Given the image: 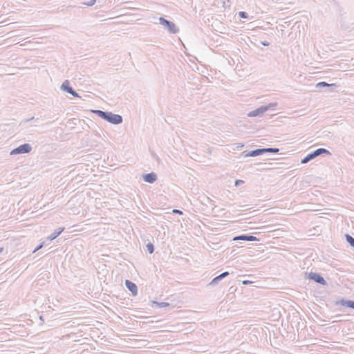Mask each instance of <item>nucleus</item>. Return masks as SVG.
Wrapping results in <instances>:
<instances>
[{"label":"nucleus","instance_id":"f257e3e1","mask_svg":"<svg viewBox=\"0 0 354 354\" xmlns=\"http://www.w3.org/2000/svg\"><path fill=\"white\" fill-rule=\"evenodd\" d=\"M277 106V102H272L267 105L261 106L255 110L250 111L248 113V117H261L263 114L270 109H274Z\"/></svg>","mask_w":354,"mask_h":354},{"label":"nucleus","instance_id":"f03ea898","mask_svg":"<svg viewBox=\"0 0 354 354\" xmlns=\"http://www.w3.org/2000/svg\"><path fill=\"white\" fill-rule=\"evenodd\" d=\"M158 21L159 24H161L169 33L176 34L179 32V28L174 22L169 21L162 17H159Z\"/></svg>","mask_w":354,"mask_h":354},{"label":"nucleus","instance_id":"7ed1b4c3","mask_svg":"<svg viewBox=\"0 0 354 354\" xmlns=\"http://www.w3.org/2000/svg\"><path fill=\"white\" fill-rule=\"evenodd\" d=\"M322 154L330 155V152L328 150L324 149V148L317 149L315 150L314 151L308 153L306 157H304L301 160V162L302 164H306V163L308 162L309 161H310L311 160L315 158L316 157H317Z\"/></svg>","mask_w":354,"mask_h":354},{"label":"nucleus","instance_id":"20e7f679","mask_svg":"<svg viewBox=\"0 0 354 354\" xmlns=\"http://www.w3.org/2000/svg\"><path fill=\"white\" fill-rule=\"evenodd\" d=\"M31 150H32L31 145L30 144L25 143V144H23V145L19 146L18 147L12 149L10 151V155L14 156V155H18V154L28 153L30 152Z\"/></svg>","mask_w":354,"mask_h":354},{"label":"nucleus","instance_id":"39448f33","mask_svg":"<svg viewBox=\"0 0 354 354\" xmlns=\"http://www.w3.org/2000/svg\"><path fill=\"white\" fill-rule=\"evenodd\" d=\"M104 120L113 124H119L122 122V117L120 115L108 111Z\"/></svg>","mask_w":354,"mask_h":354},{"label":"nucleus","instance_id":"423d86ee","mask_svg":"<svg viewBox=\"0 0 354 354\" xmlns=\"http://www.w3.org/2000/svg\"><path fill=\"white\" fill-rule=\"evenodd\" d=\"M308 278L310 280L314 281L315 282H316L319 284H321L323 286L326 285V280L319 273L310 272V273H308Z\"/></svg>","mask_w":354,"mask_h":354},{"label":"nucleus","instance_id":"0eeeda50","mask_svg":"<svg viewBox=\"0 0 354 354\" xmlns=\"http://www.w3.org/2000/svg\"><path fill=\"white\" fill-rule=\"evenodd\" d=\"M61 89L71 94L74 97H80L78 93L70 86L69 81L65 80L61 85Z\"/></svg>","mask_w":354,"mask_h":354},{"label":"nucleus","instance_id":"6e6552de","mask_svg":"<svg viewBox=\"0 0 354 354\" xmlns=\"http://www.w3.org/2000/svg\"><path fill=\"white\" fill-rule=\"evenodd\" d=\"M125 285H126V287L127 288V289L132 293L133 296L137 295L138 288H137V286L136 285V283H134L133 282H132L129 280H126Z\"/></svg>","mask_w":354,"mask_h":354},{"label":"nucleus","instance_id":"1a4fd4ad","mask_svg":"<svg viewBox=\"0 0 354 354\" xmlns=\"http://www.w3.org/2000/svg\"><path fill=\"white\" fill-rule=\"evenodd\" d=\"M234 241H258V239L256 236H252V235H248V234H241L237 236L234 237Z\"/></svg>","mask_w":354,"mask_h":354},{"label":"nucleus","instance_id":"9d476101","mask_svg":"<svg viewBox=\"0 0 354 354\" xmlns=\"http://www.w3.org/2000/svg\"><path fill=\"white\" fill-rule=\"evenodd\" d=\"M157 178H158L156 174L153 172L149 173L143 176L144 181L149 183H153L155 181H156Z\"/></svg>","mask_w":354,"mask_h":354},{"label":"nucleus","instance_id":"9b49d317","mask_svg":"<svg viewBox=\"0 0 354 354\" xmlns=\"http://www.w3.org/2000/svg\"><path fill=\"white\" fill-rule=\"evenodd\" d=\"M336 305L345 306L348 308L354 309V301L352 300H345L342 299L340 301H337Z\"/></svg>","mask_w":354,"mask_h":354},{"label":"nucleus","instance_id":"f8f14e48","mask_svg":"<svg viewBox=\"0 0 354 354\" xmlns=\"http://www.w3.org/2000/svg\"><path fill=\"white\" fill-rule=\"evenodd\" d=\"M64 230V227H59L56 229L48 237V240L53 241Z\"/></svg>","mask_w":354,"mask_h":354},{"label":"nucleus","instance_id":"ddd939ff","mask_svg":"<svg viewBox=\"0 0 354 354\" xmlns=\"http://www.w3.org/2000/svg\"><path fill=\"white\" fill-rule=\"evenodd\" d=\"M262 154H263V150H262V149H257L255 150H252V151H250L246 155V156L255 157V156H260Z\"/></svg>","mask_w":354,"mask_h":354},{"label":"nucleus","instance_id":"4468645a","mask_svg":"<svg viewBox=\"0 0 354 354\" xmlns=\"http://www.w3.org/2000/svg\"><path fill=\"white\" fill-rule=\"evenodd\" d=\"M345 238L349 245L354 249V238L348 234H345Z\"/></svg>","mask_w":354,"mask_h":354},{"label":"nucleus","instance_id":"2eb2a0df","mask_svg":"<svg viewBox=\"0 0 354 354\" xmlns=\"http://www.w3.org/2000/svg\"><path fill=\"white\" fill-rule=\"evenodd\" d=\"M93 112L95 113L98 117L104 119L105 116H106L107 111H103L101 110H93Z\"/></svg>","mask_w":354,"mask_h":354},{"label":"nucleus","instance_id":"dca6fc26","mask_svg":"<svg viewBox=\"0 0 354 354\" xmlns=\"http://www.w3.org/2000/svg\"><path fill=\"white\" fill-rule=\"evenodd\" d=\"M262 150H263V153H277L279 152V149L278 148H262Z\"/></svg>","mask_w":354,"mask_h":354},{"label":"nucleus","instance_id":"f3484780","mask_svg":"<svg viewBox=\"0 0 354 354\" xmlns=\"http://www.w3.org/2000/svg\"><path fill=\"white\" fill-rule=\"evenodd\" d=\"M334 86V84H329L326 83V82H319L318 84H317L316 87L317 88H321L322 87H329V86Z\"/></svg>","mask_w":354,"mask_h":354},{"label":"nucleus","instance_id":"a211bd4d","mask_svg":"<svg viewBox=\"0 0 354 354\" xmlns=\"http://www.w3.org/2000/svg\"><path fill=\"white\" fill-rule=\"evenodd\" d=\"M222 280L221 279V277H220L219 275L216 276V277H214L212 281L209 283V286H214L216 284H218V283Z\"/></svg>","mask_w":354,"mask_h":354},{"label":"nucleus","instance_id":"6ab92c4d","mask_svg":"<svg viewBox=\"0 0 354 354\" xmlns=\"http://www.w3.org/2000/svg\"><path fill=\"white\" fill-rule=\"evenodd\" d=\"M146 247L149 254H152L154 252V246L151 243H147Z\"/></svg>","mask_w":354,"mask_h":354},{"label":"nucleus","instance_id":"aec40b11","mask_svg":"<svg viewBox=\"0 0 354 354\" xmlns=\"http://www.w3.org/2000/svg\"><path fill=\"white\" fill-rule=\"evenodd\" d=\"M239 16L241 17V18H243V19H247L248 18V15L247 12H243V11H241L239 12Z\"/></svg>","mask_w":354,"mask_h":354},{"label":"nucleus","instance_id":"412c9836","mask_svg":"<svg viewBox=\"0 0 354 354\" xmlns=\"http://www.w3.org/2000/svg\"><path fill=\"white\" fill-rule=\"evenodd\" d=\"M95 2H96V0H91L88 2H86V3L84 2V3H82V4L86 5L88 6H93L95 4Z\"/></svg>","mask_w":354,"mask_h":354},{"label":"nucleus","instance_id":"4be33fe9","mask_svg":"<svg viewBox=\"0 0 354 354\" xmlns=\"http://www.w3.org/2000/svg\"><path fill=\"white\" fill-rule=\"evenodd\" d=\"M243 183H244V181H243V180H236L235 181L234 185H235L236 187H238V186H239V185H242V184H243Z\"/></svg>","mask_w":354,"mask_h":354},{"label":"nucleus","instance_id":"5701e85b","mask_svg":"<svg viewBox=\"0 0 354 354\" xmlns=\"http://www.w3.org/2000/svg\"><path fill=\"white\" fill-rule=\"evenodd\" d=\"M230 274L229 272H224L219 274L220 277H221V279H224L225 277H227Z\"/></svg>","mask_w":354,"mask_h":354},{"label":"nucleus","instance_id":"b1692460","mask_svg":"<svg viewBox=\"0 0 354 354\" xmlns=\"http://www.w3.org/2000/svg\"><path fill=\"white\" fill-rule=\"evenodd\" d=\"M44 242L40 243L37 247H36V248L34 250L33 252H35L38 251L39 250H40L44 246Z\"/></svg>","mask_w":354,"mask_h":354},{"label":"nucleus","instance_id":"393cba45","mask_svg":"<svg viewBox=\"0 0 354 354\" xmlns=\"http://www.w3.org/2000/svg\"><path fill=\"white\" fill-rule=\"evenodd\" d=\"M169 305V303H166V302H161L159 304V306L161 308L168 306Z\"/></svg>","mask_w":354,"mask_h":354},{"label":"nucleus","instance_id":"a878e982","mask_svg":"<svg viewBox=\"0 0 354 354\" xmlns=\"http://www.w3.org/2000/svg\"><path fill=\"white\" fill-rule=\"evenodd\" d=\"M261 44L264 46H268L270 45V43L266 41H261Z\"/></svg>","mask_w":354,"mask_h":354},{"label":"nucleus","instance_id":"bb28decb","mask_svg":"<svg viewBox=\"0 0 354 354\" xmlns=\"http://www.w3.org/2000/svg\"><path fill=\"white\" fill-rule=\"evenodd\" d=\"M173 212L175 213V214H183V212L181 210H179V209H174Z\"/></svg>","mask_w":354,"mask_h":354},{"label":"nucleus","instance_id":"cd10ccee","mask_svg":"<svg viewBox=\"0 0 354 354\" xmlns=\"http://www.w3.org/2000/svg\"><path fill=\"white\" fill-rule=\"evenodd\" d=\"M242 283H243V284L247 285V284H250V283H252V281H248V280H244V281H243V282H242Z\"/></svg>","mask_w":354,"mask_h":354},{"label":"nucleus","instance_id":"c85d7f7f","mask_svg":"<svg viewBox=\"0 0 354 354\" xmlns=\"http://www.w3.org/2000/svg\"><path fill=\"white\" fill-rule=\"evenodd\" d=\"M34 119H35L34 117H32L31 118L25 120V122H28V121H30L31 120H34Z\"/></svg>","mask_w":354,"mask_h":354},{"label":"nucleus","instance_id":"c756f323","mask_svg":"<svg viewBox=\"0 0 354 354\" xmlns=\"http://www.w3.org/2000/svg\"><path fill=\"white\" fill-rule=\"evenodd\" d=\"M3 250V248H0V253L2 252Z\"/></svg>","mask_w":354,"mask_h":354},{"label":"nucleus","instance_id":"7c9ffc66","mask_svg":"<svg viewBox=\"0 0 354 354\" xmlns=\"http://www.w3.org/2000/svg\"><path fill=\"white\" fill-rule=\"evenodd\" d=\"M353 66H354V62H353Z\"/></svg>","mask_w":354,"mask_h":354}]
</instances>
